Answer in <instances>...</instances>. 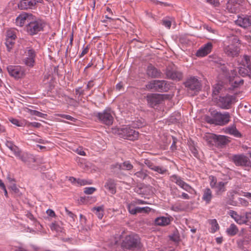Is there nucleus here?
<instances>
[{
  "mask_svg": "<svg viewBox=\"0 0 251 251\" xmlns=\"http://www.w3.org/2000/svg\"><path fill=\"white\" fill-rule=\"evenodd\" d=\"M170 87V84L164 80H152L146 85V88L148 90L159 92H167Z\"/></svg>",
  "mask_w": 251,
  "mask_h": 251,
  "instance_id": "f257e3e1",
  "label": "nucleus"
},
{
  "mask_svg": "<svg viewBox=\"0 0 251 251\" xmlns=\"http://www.w3.org/2000/svg\"><path fill=\"white\" fill-rule=\"evenodd\" d=\"M229 45L225 48V53L229 56H236L239 51V45L240 44L238 37L236 35H232L228 37Z\"/></svg>",
  "mask_w": 251,
  "mask_h": 251,
  "instance_id": "f03ea898",
  "label": "nucleus"
},
{
  "mask_svg": "<svg viewBox=\"0 0 251 251\" xmlns=\"http://www.w3.org/2000/svg\"><path fill=\"white\" fill-rule=\"evenodd\" d=\"M36 53L34 50L31 47H26L24 50V53L23 54V61L24 64L29 67H32L34 65L35 58Z\"/></svg>",
  "mask_w": 251,
  "mask_h": 251,
  "instance_id": "7ed1b4c3",
  "label": "nucleus"
},
{
  "mask_svg": "<svg viewBox=\"0 0 251 251\" xmlns=\"http://www.w3.org/2000/svg\"><path fill=\"white\" fill-rule=\"evenodd\" d=\"M118 133L119 136L126 139L134 141L138 139V131L130 127H125L119 129Z\"/></svg>",
  "mask_w": 251,
  "mask_h": 251,
  "instance_id": "20e7f679",
  "label": "nucleus"
},
{
  "mask_svg": "<svg viewBox=\"0 0 251 251\" xmlns=\"http://www.w3.org/2000/svg\"><path fill=\"white\" fill-rule=\"evenodd\" d=\"M133 168V166L129 161H126L121 164L116 163L111 166L112 172L118 177L120 176L121 170L131 171Z\"/></svg>",
  "mask_w": 251,
  "mask_h": 251,
  "instance_id": "39448f33",
  "label": "nucleus"
},
{
  "mask_svg": "<svg viewBox=\"0 0 251 251\" xmlns=\"http://www.w3.org/2000/svg\"><path fill=\"white\" fill-rule=\"evenodd\" d=\"M140 239L137 235H128L122 243V246L126 249L132 250L138 247Z\"/></svg>",
  "mask_w": 251,
  "mask_h": 251,
  "instance_id": "423d86ee",
  "label": "nucleus"
},
{
  "mask_svg": "<svg viewBox=\"0 0 251 251\" xmlns=\"http://www.w3.org/2000/svg\"><path fill=\"white\" fill-rule=\"evenodd\" d=\"M212 117L215 118L216 125L224 126L227 124L230 121V115L228 112L221 113L217 111H213L211 113Z\"/></svg>",
  "mask_w": 251,
  "mask_h": 251,
  "instance_id": "0eeeda50",
  "label": "nucleus"
},
{
  "mask_svg": "<svg viewBox=\"0 0 251 251\" xmlns=\"http://www.w3.org/2000/svg\"><path fill=\"white\" fill-rule=\"evenodd\" d=\"M184 85L188 91H192L194 93L199 92L201 87V83L195 76L190 77L188 78L185 82Z\"/></svg>",
  "mask_w": 251,
  "mask_h": 251,
  "instance_id": "6e6552de",
  "label": "nucleus"
},
{
  "mask_svg": "<svg viewBox=\"0 0 251 251\" xmlns=\"http://www.w3.org/2000/svg\"><path fill=\"white\" fill-rule=\"evenodd\" d=\"M44 27L41 21H29L26 26V31L30 35H34L42 30Z\"/></svg>",
  "mask_w": 251,
  "mask_h": 251,
  "instance_id": "1a4fd4ad",
  "label": "nucleus"
},
{
  "mask_svg": "<svg viewBox=\"0 0 251 251\" xmlns=\"http://www.w3.org/2000/svg\"><path fill=\"white\" fill-rule=\"evenodd\" d=\"M96 117L100 122L106 125L110 126L113 122V117L109 109L97 113Z\"/></svg>",
  "mask_w": 251,
  "mask_h": 251,
  "instance_id": "9d476101",
  "label": "nucleus"
},
{
  "mask_svg": "<svg viewBox=\"0 0 251 251\" xmlns=\"http://www.w3.org/2000/svg\"><path fill=\"white\" fill-rule=\"evenodd\" d=\"M9 75L16 79H19L25 75V69L20 66H9L7 68Z\"/></svg>",
  "mask_w": 251,
  "mask_h": 251,
  "instance_id": "9b49d317",
  "label": "nucleus"
},
{
  "mask_svg": "<svg viewBox=\"0 0 251 251\" xmlns=\"http://www.w3.org/2000/svg\"><path fill=\"white\" fill-rule=\"evenodd\" d=\"M231 160L238 166H249L251 164L249 157L243 154L233 155Z\"/></svg>",
  "mask_w": 251,
  "mask_h": 251,
  "instance_id": "f8f14e48",
  "label": "nucleus"
},
{
  "mask_svg": "<svg viewBox=\"0 0 251 251\" xmlns=\"http://www.w3.org/2000/svg\"><path fill=\"white\" fill-rule=\"evenodd\" d=\"M234 100V97L231 96L220 97L217 102V104L218 106L222 109H228L230 108Z\"/></svg>",
  "mask_w": 251,
  "mask_h": 251,
  "instance_id": "ddd939ff",
  "label": "nucleus"
},
{
  "mask_svg": "<svg viewBox=\"0 0 251 251\" xmlns=\"http://www.w3.org/2000/svg\"><path fill=\"white\" fill-rule=\"evenodd\" d=\"M231 74L228 76L229 81L233 88H237L243 85L244 83L243 79L237 77V70L233 69L231 70Z\"/></svg>",
  "mask_w": 251,
  "mask_h": 251,
  "instance_id": "4468645a",
  "label": "nucleus"
},
{
  "mask_svg": "<svg viewBox=\"0 0 251 251\" xmlns=\"http://www.w3.org/2000/svg\"><path fill=\"white\" fill-rule=\"evenodd\" d=\"M170 180L188 192L191 193L193 190L191 186L184 182L180 176L176 175L171 176Z\"/></svg>",
  "mask_w": 251,
  "mask_h": 251,
  "instance_id": "2eb2a0df",
  "label": "nucleus"
},
{
  "mask_svg": "<svg viewBox=\"0 0 251 251\" xmlns=\"http://www.w3.org/2000/svg\"><path fill=\"white\" fill-rule=\"evenodd\" d=\"M235 23L239 26L246 28L251 26V16H239Z\"/></svg>",
  "mask_w": 251,
  "mask_h": 251,
  "instance_id": "dca6fc26",
  "label": "nucleus"
},
{
  "mask_svg": "<svg viewBox=\"0 0 251 251\" xmlns=\"http://www.w3.org/2000/svg\"><path fill=\"white\" fill-rule=\"evenodd\" d=\"M33 19V16L25 13L20 14L16 19V24L20 26H22L24 24L29 23V21Z\"/></svg>",
  "mask_w": 251,
  "mask_h": 251,
  "instance_id": "f3484780",
  "label": "nucleus"
},
{
  "mask_svg": "<svg viewBox=\"0 0 251 251\" xmlns=\"http://www.w3.org/2000/svg\"><path fill=\"white\" fill-rule=\"evenodd\" d=\"M163 100V96L162 95L151 94L147 97L148 102L152 107L160 103Z\"/></svg>",
  "mask_w": 251,
  "mask_h": 251,
  "instance_id": "a211bd4d",
  "label": "nucleus"
},
{
  "mask_svg": "<svg viewBox=\"0 0 251 251\" xmlns=\"http://www.w3.org/2000/svg\"><path fill=\"white\" fill-rule=\"evenodd\" d=\"M212 44L211 43H207L199 49L196 53L198 57H203L209 54L212 50Z\"/></svg>",
  "mask_w": 251,
  "mask_h": 251,
  "instance_id": "6ab92c4d",
  "label": "nucleus"
},
{
  "mask_svg": "<svg viewBox=\"0 0 251 251\" xmlns=\"http://www.w3.org/2000/svg\"><path fill=\"white\" fill-rule=\"evenodd\" d=\"M36 2V0H22L18 4V7L21 10L32 9Z\"/></svg>",
  "mask_w": 251,
  "mask_h": 251,
  "instance_id": "aec40b11",
  "label": "nucleus"
},
{
  "mask_svg": "<svg viewBox=\"0 0 251 251\" xmlns=\"http://www.w3.org/2000/svg\"><path fill=\"white\" fill-rule=\"evenodd\" d=\"M239 4L235 0H229L226 5V9L231 13H235L238 11Z\"/></svg>",
  "mask_w": 251,
  "mask_h": 251,
  "instance_id": "412c9836",
  "label": "nucleus"
},
{
  "mask_svg": "<svg viewBox=\"0 0 251 251\" xmlns=\"http://www.w3.org/2000/svg\"><path fill=\"white\" fill-rule=\"evenodd\" d=\"M147 74L149 76L152 78L160 77L161 73L152 65L148 66L147 70Z\"/></svg>",
  "mask_w": 251,
  "mask_h": 251,
  "instance_id": "4be33fe9",
  "label": "nucleus"
},
{
  "mask_svg": "<svg viewBox=\"0 0 251 251\" xmlns=\"http://www.w3.org/2000/svg\"><path fill=\"white\" fill-rule=\"evenodd\" d=\"M166 74L168 78L176 81L180 80L182 77V73L175 70H168Z\"/></svg>",
  "mask_w": 251,
  "mask_h": 251,
  "instance_id": "5701e85b",
  "label": "nucleus"
},
{
  "mask_svg": "<svg viewBox=\"0 0 251 251\" xmlns=\"http://www.w3.org/2000/svg\"><path fill=\"white\" fill-rule=\"evenodd\" d=\"M228 214L235 220V221L239 225H242L246 223V220L244 216L239 215L237 213L233 210H230Z\"/></svg>",
  "mask_w": 251,
  "mask_h": 251,
  "instance_id": "b1692460",
  "label": "nucleus"
},
{
  "mask_svg": "<svg viewBox=\"0 0 251 251\" xmlns=\"http://www.w3.org/2000/svg\"><path fill=\"white\" fill-rule=\"evenodd\" d=\"M116 184L114 179L108 178L104 184V187L107 189L112 194L116 193Z\"/></svg>",
  "mask_w": 251,
  "mask_h": 251,
  "instance_id": "393cba45",
  "label": "nucleus"
},
{
  "mask_svg": "<svg viewBox=\"0 0 251 251\" xmlns=\"http://www.w3.org/2000/svg\"><path fill=\"white\" fill-rule=\"evenodd\" d=\"M6 147L13 152L15 156H19V153H21V150L18 147L16 146L13 142L7 141L5 143Z\"/></svg>",
  "mask_w": 251,
  "mask_h": 251,
  "instance_id": "a878e982",
  "label": "nucleus"
},
{
  "mask_svg": "<svg viewBox=\"0 0 251 251\" xmlns=\"http://www.w3.org/2000/svg\"><path fill=\"white\" fill-rule=\"evenodd\" d=\"M225 132L226 133L232 135L235 137L240 138L242 137V134L237 129L236 126L234 125L229 126L226 127L225 129Z\"/></svg>",
  "mask_w": 251,
  "mask_h": 251,
  "instance_id": "bb28decb",
  "label": "nucleus"
},
{
  "mask_svg": "<svg viewBox=\"0 0 251 251\" xmlns=\"http://www.w3.org/2000/svg\"><path fill=\"white\" fill-rule=\"evenodd\" d=\"M212 197V192L210 188H206L203 189L202 199L205 201L206 203H209L211 202Z\"/></svg>",
  "mask_w": 251,
  "mask_h": 251,
  "instance_id": "cd10ccee",
  "label": "nucleus"
},
{
  "mask_svg": "<svg viewBox=\"0 0 251 251\" xmlns=\"http://www.w3.org/2000/svg\"><path fill=\"white\" fill-rule=\"evenodd\" d=\"M17 157L19 158V159H20L22 161L25 163L31 161H35V159L32 157V155L30 154H28L27 152L22 153L21 151V153H19V156H17Z\"/></svg>",
  "mask_w": 251,
  "mask_h": 251,
  "instance_id": "c85d7f7f",
  "label": "nucleus"
},
{
  "mask_svg": "<svg viewBox=\"0 0 251 251\" xmlns=\"http://www.w3.org/2000/svg\"><path fill=\"white\" fill-rule=\"evenodd\" d=\"M226 182L220 181L217 183V185L214 188L216 195H221L226 191Z\"/></svg>",
  "mask_w": 251,
  "mask_h": 251,
  "instance_id": "c756f323",
  "label": "nucleus"
},
{
  "mask_svg": "<svg viewBox=\"0 0 251 251\" xmlns=\"http://www.w3.org/2000/svg\"><path fill=\"white\" fill-rule=\"evenodd\" d=\"M171 220L169 217H159L155 219V224L159 226H166L170 223Z\"/></svg>",
  "mask_w": 251,
  "mask_h": 251,
  "instance_id": "7c9ffc66",
  "label": "nucleus"
},
{
  "mask_svg": "<svg viewBox=\"0 0 251 251\" xmlns=\"http://www.w3.org/2000/svg\"><path fill=\"white\" fill-rule=\"evenodd\" d=\"M104 210V206L103 205H102L100 206L93 207L91 211L96 215L99 219L101 220L103 217Z\"/></svg>",
  "mask_w": 251,
  "mask_h": 251,
  "instance_id": "2f4dec72",
  "label": "nucleus"
},
{
  "mask_svg": "<svg viewBox=\"0 0 251 251\" xmlns=\"http://www.w3.org/2000/svg\"><path fill=\"white\" fill-rule=\"evenodd\" d=\"M229 142L227 137L224 135H217L216 145L219 146H224Z\"/></svg>",
  "mask_w": 251,
  "mask_h": 251,
  "instance_id": "473e14b6",
  "label": "nucleus"
},
{
  "mask_svg": "<svg viewBox=\"0 0 251 251\" xmlns=\"http://www.w3.org/2000/svg\"><path fill=\"white\" fill-rule=\"evenodd\" d=\"M242 65L246 67L251 72V56L244 55L242 58Z\"/></svg>",
  "mask_w": 251,
  "mask_h": 251,
  "instance_id": "72a5a7b5",
  "label": "nucleus"
},
{
  "mask_svg": "<svg viewBox=\"0 0 251 251\" xmlns=\"http://www.w3.org/2000/svg\"><path fill=\"white\" fill-rule=\"evenodd\" d=\"M238 231L239 229L238 227L234 224H231L229 227H228L226 230V232L227 233V235L230 236H233L235 235Z\"/></svg>",
  "mask_w": 251,
  "mask_h": 251,
  "instance_id": "f704fd0d",
  "label": "nucleus"
},
{
  "mask_svg": "<svg viewBox=\"0 0 251 251\" xmlns=\"http://www.w3.org/2000/svg\"><path fill=\"white\" fill-rule=\"evenodd\" d=\"M217 135L212 133H208L204 137L207 142L210 145L216 144Z\"/></svg>",
  "mask_w": 251,
  "mask_h": 251,
  "instance_id": "c9c22d12",
  "label": "nucleus"
},
{
  "mask_svg": "<svg viewBox=\"0 0 251 251\" xmlns=\"http://www.w3.org/2000/svg\"><path fill=\"white\" fill-rule=\"evenodd\" d=\"M134 176L140 180H143L148 176V171L142 169L140 171L135 173Z\"/></svg>",
  "mask_w": 251,
  "mask_h": 251,
  "instance_id": "e433bc0d",
  "label": "nucleus"
},
{
  "mask_svg": "<svg viewBox=\"0 0 251 251\" xmlns=\"http://www.w3.org/2000/svg\"><path fill=\"white\" fill-rule=\"evenodd\" d=\"M246 67L242 66V64L237 67L238 74L242 76L247 75L250 72V71H248V69Z\"/></svg>",
  "mask_w": 251,
  "mask_h": 251,
  "instance_id": "4c0bfd02",
  "label": "nucleus"
},
{
  "mask_svg": "<svg viewBox=\"0 0 251 251\" xmlns=\"http://www.w3.org/2000/svg\"><path fill=\"white\" fill-rule=\"evenodd\" d=\"M27 112L31 115H35L41 118H45V117L47 116V114H44L39 111L28 108L27 109Z\"/></svg>",
  "mask_w": 251,
  "mask_h": 251,
  "instance_id": "58836bf2",
  "label": "nucleus"
},
{
  "mask_svg": "<svg viewBox=\"0 0 251 251\" xmlns=\"http://www.w3.org/2000/svg\"><path fill=\"white\" fill-rule=\"evenodd\" d=\"M15 40L11 39H6L5 45L7 48V50L9 52L12 49L14 44Z\"/></svg>",
  "mask_w": 251,
  "mask_h": 251,
  "instance_id": "ea45409f",
  "label": "nucleus"
},
{
  "mask_svg": "<svg viewBox=\"0 0 251 251\" xmlns=\"http://www.w3.org/2000/svg\"><path fill=\"white\" fill-rule=\"evenodd\" d=\"M153 171L157 172L160 174H164L167 171V169L162 166H154L152 169Z\"/></svg>",
  "mask_w": 251,
  "mask_h": 251,
  "instance_id": "a19ab883",
  "label": "nucleus"
},
{
  "mask_svg": "<svg viewBox=\"0 0 251 251\" xmlns=\"http://www.w3.org/2000/svg\"><path fill=\"white\" fill-rule=\"evenodd\" d=\"M16 38L15 31L13 29L8 30L6 32V39L15 40Z\"/></svg>",
  "mask_w": 251,
  "mask_h": 251,
  "instance_id": "79ce46f5",
  "label": "nucleus"
},
{
  "mask_svg": "<svg viewBox=\"0 0 251 251\" xmlns=\"http://www.w3.org/2000/svg\"><path fill=\"white\" fill-rule=\"evenodd\" d=\"M211 231L212 232H215L219 229V225L215 219L211 221Z\"/></svg>",
  "mask_w": 251,
  "mask_h": 251,
  "instance_id": "37998d69",
  "label": "nucleus"
},
{
  "mask_svg": "<svg viewBox=\"0 0 251 251\" xmlns=\"http://www.w3.org/2000/svg\"><path fill=\"white\" fill-rule=\"evenodd\" d=\"M171 194L174 198H181L180 192L177 188H174L172 189Z\"/></svg>",
  "mask_w": 251,
  "mask_h": 251,
  "instance_id": "c03bdc74",
  "label": "nucleus"
},
{
  "mask_svg": "<svg viewBox=\"0 0 251 251\" xmlns=\"http://www.w3.org/2000/svg\"><path fill=\"white\" fill-rule=\"evenodd\" d=\"M50 228L52 230H55L57 232L61 231V227L55 222L51 223L50 225Z\"/></svg>",
  "mask_w": 251,
  "mask_h": 251,
  "instance_id": "a18cd8bd",
  "label": "nucleus"
},
{
  "mask_svg": "<svg viewBox=\"0 0 251 251\" xmlns=\"http://www.w3.org/2000/svg\"><path fill=\"white\" fill-rule=\"evenodd\" d=\"M237 203L243 206H248L249 205V202L245 199L239 198L238 199Z\"/></svg>",
  "mask_w": 251,
  "mask_h": 251,
  "instance_id": "49530a36",
  "label": "nucleus"
},
{
  "mask_svg": "<svg viewBox=\"0 0 251 251\" xmlns=\"http://www.w3.org/2000/svg\"><path fill=\"white\" fill-rule=\"evenodd\" d=\"M9 121L11 123L18 126H24V123L23 122H20L18 120L16 119L12 118L10 119Z\"/></svg>",
  "mask_w": 251,
  "mask_h": 251,
  "instance_id": "de8ad7c7",
  "label": "nucleus"
},
{
  "mask_svg": "<svg viewBox=\"0 0 251 251\" xmlns=\"http://www.w3.org/2000/svg\"><path fill=\"white\" fill-rule=\"evenodd\" d=\"M96 189L94 187H86L84 189V192L86 194L90 195L93 194L95 191Z\"/></svg>",
  "mask_w": 251,
  "mask_h": 251,
  "instance_id": "09e8293b",
  "label": "nucleus"
},
{
  "mask_svg": "<svg viewBox=\"0 0 251 251\" xmlns=\"http://www.w3.org/2000/svg\"><path fill=\"white\" fill-rule=\"evenodd\" d=\"M144 163L151 170H152L153 168L155 166V165H154L153 163L151 160L148 159H144Z\"/></svg>",
  "mask_w": 251,
  "mask_h": 251,
  "instance_id": "8fccbe9b",
  "label": "nucleus"
},
{
  "mask_svg": "<svg viewBox=\"0 0 251 251\" xmlns=\"http://www.w3.org/2000/svg\"><path fill=\"white\" fill-rule=\"evenodd\" d=\"M221 88H222V85H221L219 84H215L214 85V86L213 87V93L214 95H217L219 93L220 90L221 89Z\"/></svg>",
  "mask_w": 251,
  "mask_h": 251,
  "instance_id": "3c124183",
  "label": "nucleus"
},
{
  "mask_svg": "<svg viewBox=\"0 0 251 251\" xmlns=\"http://www.w3.org/2000/svg\"><path fill=\"white\" fill-rule=\"evenodd\" d=\"M26 125L28 127L31 126L36 128H39L41 126V124L37 122H27L26 123Z\"/></svg>",
  "mask_w": 251,
  "mask_h": 251,
  "instance_id": "603ef678",
  "label": "nucleus"
},
{
  "mask_svg": "<svg viewBox=\"0 0 251 251\" xmlns=\"http://www.w3.org/2000/svg\"><path fill=\"white\" fill-rule=\"evenodd\" d=\"M210 185L211 188H213L217 185L216 179L214 176H210Z\"/></svg>",
  "mask_w": 251,
  "mask_h": 251,
  "instance_id": "864d4df0",
  "label": "nucleus"
},
{
  "mask_svg": "<svg viewBox=\"0 0 251 251\" xmlns=\"http://www.w3.org/2000/svg\"><path fill=\"white\" fill-rule=\"evenodd\" d=\"M58 116L61 118H65L67 120L71 121H75V118L72 117L70 115H66V114H59Z\"/></svg>",
  "mask_w": 251,
  "mask_h": 251,
  "instance_id": "5fc2aeb1",
  "label": "nucleus"
},
{
  "mask_svg": "<svg viewBox=\"0 0 251 251\" xmlns=\"http://www.w3.org/2000/svg\"><path fill=\"white\" fill-rule=\"evenodd\" d=\"M162 25L168 28H170L172 25V23L169 20H164L162 21Z\"/></svg>",
  "mask_w": 251,
  "mask_h": 251,
  "instance_id": "6e6d98bb",
  "label": "nucleus"
},
{
  "mask_svg": "<svg viewBox=\"0 0 251 251\" xmlns=\"http://www.w3.org/2000/svg\"><path fill=\"white\" fill-rule=\"evenodd\" d=\"M128 210L129 212L131 214H136V210L135 208H134L131 204L128 205Z\"/></svg>",
  "mask_w": 251,
  "mask_h": 251,
  "instance_id": "4d7b16f0",
  "label": "nucleus"
},
{
  "mask_svg": "<svg viewBox=\"0 0 251 251\" xmlns=\"http://www.w3.org/2000/svg\"><path fill=\"white\" fill-rule=\"evenodd\" d=\"M65 211L67 215L71 217L73 221H75V218L76 217V215L73 213L71 211H69L66 208H65Z\"/></svg>",
  "mask_w": 251,
  "mask_h": 251,
  "instance_id": "13d9d810",
  "label": "nucleus"
},
{
  "mask_svg": "<svg viewBox=\"0 0 251 251\" xmlns=\"http://www.w3.org/2000/svg\"><path fill=\"white\" fill-rule=\"evenodd\" d=\"M75 92L76 95L80 96L84 95V91L83 90H81V87H79L75 89Z\"/></svg>",
  "mask_w": 251,
  "mask_h": 251,
  "instance_id": "bf43d9fd",
  "label": "nucleus"
},
{
  "mask_svg": "<svg viewBox=\"0 0 251 251\" xmlns=\"http://www.w3.org/2000/svg\"><path fill=\"white\" fill-rule=\"evenodd\" d=\"M46 213L50 217H55L56 216L55 212L52 209H48L46 211Z\"/></svg>",
  "mask_w": 251,
  "mask_h": 251,
  "instance_id": "052dcab7",
  "label": "nucleus"
},
{
  "mask_svg": "<svg viewBox=\"0 0 251 251\" xmlns=\"http://www.w3.org/2000/svg\"><path fill=\"white\" fill-rule=\"evenodd\" d=\"M206 2L215 6H217L219 3V0H206Z\"/></svg>",
  "mask_w": 251,
  "mask_h": 251,
  "instance_id": "680f3d73",
  "label": "nucleus"
},
{
  "mask_svg": "<svg viewBox=\"0 0 251 251\" xmlns=\"http://www.w3.org/2000/svg\"><path fill=\"white\" fill-rule=\"evenodd\" d=\"M206 121L209 124H213L216 125V121L215 120V118L213 117H212V118L207 117L206 118Z\"/></svg>",
  "mask_w": 251,
  "mask_h": 251,
  "instance_id": "e2e57ef3",
  "label": "nucleus"
},
{
  "mask_svg": "<svg viewBox=\"0 0 251 251\" xmlns=\"http://www.w3.org/2000/svg\"><path fill=\"white\" fill-rule=\"evenodd\" d=\"M244 218L245 220H246V223L248 222V221L250 219H251V212H247L245 213Z\"/></svg>",
  "mask_w": 251,
  "mask_h": 251,
  "instance_id": "0e129e2a",
  "label": "nucleus"
},
{
  "mask_svg": "<svg viewBox=\"0 0 251 251\" xmlns=\"http://www.w3.org/2000/svg\"><path fill=\"white\" fill-rule=\"evenodd\" d=\"M88 50H89V48L88 47H86L85 48H84L82 51L81 52L80 55V57H81L82 56H83L85 54H86L88 51Z\"/></svg>",
  "mask_w": 251,
  "mask_h": 251,
  "instance_id": "69168bd1",
  "label": "nucleus"
},
{
  "mask_svg": "<svg viewBox=\"0 0 251 251\" xmlns=\"http://www.w3.org/2000/svg\"><path fill=\"white\" fill-rule=\"evenodd\" d=\"M76 152L79 155H86V153L84 151H83L82 149H77L76 150Z\"/></svg>",
  "mask_w": 251,
  "mask_h": 251,
  "instance_id": "338daca9",
  "label": "nucleus"
},
{
  "mask_svg": "<svg viewBox=\"0 0 251 251\" xmlns=\"http://www.w3.org/2000/svg\"><path fill=\"white\" fill-rule=\"evenodd\" d=\"M242 195L245 197L251 199V193L249 192H242Z\"/></svg>",
  "mask_w": 251,
  "mask_h": 251,
  "instance_id": "774afa93",
  "label": "nucleus"
}]
</instances>
